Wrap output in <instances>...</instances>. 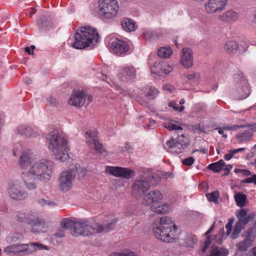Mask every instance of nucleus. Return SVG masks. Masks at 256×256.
Masks as SVG:
<instances>
[{
	"mask_svg": "<svg viewBox=\"0 0 256 256\" xmlns=\"http://www.w3.org/2000/svg\"><path fill=\"white\" fill-rule=\"evenodd\" d=\"M238 93L239 100L244 99L250 95V88L246 80H242V88L238 90Z\"/></svg>",
	"mask_w": 256,
	"mask_h": 256,
	"instance_id": "26",
	"label": "nucleus"
},
{
	"mask_svg": "<svg viewBox=\"0 0 256 256\" xmlns=\"http://www.w3.org/2000/svg\"><path fill=\"white\" fill-rule=\"evenodd\" d=\"M158 92H159L157 89L150 88L147 92L146 96L150 100H154L158 96Z\"/></svg>",
	"mask_w": 256,
	"mask_h": 256,
	"instance_id": "40",
	"label": "nucleus"
},
{
	"mask_svg": "<svg viewBox=\"0 0 256 256\" xmlns=\"http://www.w3.org/2000/svg\"><path fill=\"white\" fill-rule=\"evenodd\" d=\"M164 88L165 90L169 91L170 93H172L174 90V88L173 86L167 84L164 86Z\"/></svg>",
	"mask_w": 256,
	"mask_h": 256,
	"instance_id": "53",
	"label": "nucleus"
},
{
	"mask_svg": "<svg viewBox=\"0 0 256 256\" xmlns=\"http://www.w3.org/2000/svg\"><path fill=\"white\" fill-rule=\"evenodd\" d=\"M251 229H248L246 231V236H245L244 240L239 242L237 244L238 248L240 251H245L251 246L253 240L252 238Z\"/></svg>",
	"mask_w": 256,
	"mask_h": 256,
	"instance_id": "19",
	"label": "nucleus"
},
{
	"mask_svg": "<svg viewBox=\"0 0 256 256\" xmlns=\"http://www.w3.org/2000/svg\"><path fill=\"white\" fill-rule=\"evenodd\" d=\"M26 216L24 217V222L28 224V210H26L24 211Z\"/></svg>",
	"mask_w": 256,
	"mask_h": 256,
	"instance_id": "62",
	"label": "nucleus"
},
{
	"mask_svg": "<svg viewBox=\"0 0 256 256\" xmlns=\"http://www.w3.org/2000/svg\"><path fill=\"white\" fill-rule=\"evenodd\" d=\"M38 203L42 206H44L46 205L54 206L56 204V203L53 202H49L44 198L38 200Z\"/></svg>",
	"mask_w": 256,
	"mask_h": 256,
	"instance_id": "44",
	"label": "nucleus"
},
{
	"mask_svg": "<svg viewBox=\"0 0 256 256\" xmlns=\"http://www.w3.org/2000/svg\"><path fill=\"white\" fill-rule=\"evenodd\" d=\"M23 240V236L19 232H14L10 235L7 238V241L10 243L20 242Z\"/></svg>",
	"mask_w": 256,
	"mask_h": 256,
	"instance_id": "33",
	"label": "nucleus"
},
{
	"mask_svg": "<svg viewBox=\"0 0 256 256\" xmlns=\"http://www.w3.org/2000/svg\"><path fill=\"white\" fill-rule=\"evenodd\" d=\"M228 0H208L204 4V10L206 13L212 14L220 13L228 4Z\"/></svg>",
	"mask_w": 256,
	"mask_h": 256,
	"instance_id": "11",
	"label": "nucleus"
},
{
	"mask_svg": "<svg viewBox=\"0 0 256 256\" xmlns=\"http://www.w3.org/2000/svg\"><path fill=\"white\" fill-rule=\"evenodd\" d=\"M234 154V153L233 152L232 150H230L228 154H226L224 155V158L226 160H228L232 158Z\"/></svg>",
	"mask_w": 256,
	"mask_h": 256,
	"instance_id": "55",
	"label": "nucleus"
},
{
	"mask_svg": "<svg viewBox=\"0 0 256 256\" xmlns=\"http://www.w3.org/2000/svg\"><path fill=\"white\" fill-rule=\"evenodd\" d=\"M76 176L74 170H68L62 172L59 176L58 182L60 190L68 192L72 187L73 180Z\"/></svg>",
	"mask_w": 256,
	"mask_h": 256,
	"instance_id": "9",
	"label": "nucleus"
},
{
	"mask_svg": "<svg viewBox=\"0 0 256 256\" xmlns=\"http://www.w3.org/2000/svg\"><path fill=\"white\" fill-rule=\"evenodd\" d=\"M173 230L176 229V226L170 218L162 217L158 220H156L153 224V232L156 238L162 241L170 242L172 241L174 235Z\"/></svg>",
	"mask_w": 256,
	"mask_h": 256,
	"instance_id": "5",
	"label": "nucleus"
},
{
	"mask_svg": "<svg viewBox=\"0 0 256 256\" xmlns=\"http://www.w3.org/2000/svg\"><path fill=\"white\" fill-rule=\"evenodd\" d=\"M18 132L26 138H36L38 136L37 132L31 127L26 126H20L18 128Z\"/></svg>",
	"mask_w": 256,
	"mask_h": 256,
	"instance_id": "20",
	"label": "nucleus"
},
{
	"mask_svg": "<svg viewBox=\"0 0 256 256\" xmlns=\"http://www.w3.org/2000/svg\"><path fill=\"white\" fill-rule=\"evenodd\" d=\"M33 160L32 154L28 151L24 152L20 158L19 163L22 168L30 164Z\"/></svg>",
	"mask_w": 256,
	"mask_h": 256,
	"instance_id": "28",
	"label": "nucleus"
},
{
	"mask_svg": "<svg viewBox=\"0 0 256 256\" xmlns=\"http://www.w3.org/2000/svg\"><path fill=\"white\" fill-rule=\"evenodd\" d=\"M53 162L47 160H42L32 164L26 172L21 174V179L24 186L29 190L37 188L36 180L47 182L51 178Z\"/></svg>",
	"mask_w": 256,
	"mask_h": 256,
	"instance_id": "1",
	"label": "nucleus"
},
{
	"mask_svg": "<svg viewBox=\"0 0 256 256\" xmlns=\"http://www.w3.org/2000/svg\"><path fill=\"white\" fill-rule=\"evenodd\" d=\"M243 174L244 175V176H250L252 174H251V172L250 170H243Z\"/></svg>",
	"mask_w": 256,
	"mask_h": 256,
	"instance_id": "60",
	"label": "nucleus"
},
{
	"mask_svg": "<svg viewBox=\"0 0 256 256\" xmlns=\"http://www.w3.org/2000/svg\"><path fill=\"white\" fill-rule=\"evenodd\" d=\"M200 76V74L199 73H194L188 74L186 75V78L188 80H193L196 78H199Z\"/></svg>",
	"mask_w": 256,
	"mask_h": 256,
	"instance_id": "52",
	"label": "nucleus"
},
{
	"mask_svg": "<svg viewBox=\"0 0 256 256\" xmlns=\"http://www.w3.org/2000/svg\"><path fill=\"white\" fill-rule=\"evenodd\" d=\"M110 256H137L134 253L130 252L126 254H118V253H112Z\"/></svg>",
	"mask_w": 256,
	"mask_h": 256,
	"instance_id": "51",
	"label": "nucleus"
},
{
	"mask_svg": "<svg viewBox=\"0 0 256 256\" xmlns=\"http://www.w3.org/2000/svg\"><path fill=\"white\" fill-rule=\"evenodd\" d=\"M224 166V162L222 160H220L216 162L209 164L208 166V168L215 172H218L222 170Z\"/></svg>",
	"mask_w": 256,
	"mask_h": 256,
	"instance_id": "32",
	"label": "nucleus"
},
{
	"mask_svg": "<svg viewBox=\"0 0 256 256\" xmlns=\"http://www.w3.org/2000/svg\"><path fill=\"white\" fill-rule=\"evenodd\" d=\"M48 101L49 104L52 106H56L58 104V102L56 98L52 96L50 97L48 99Z\"/></svg>",
	"mask_w": 256,
	"mask_h": 256,
	"instance_id": "49",
	"label": "nucleus"
},
{
	"mask_svg": "<svg viewBox=\"0 0 256 256\" xmlns=\"http://www.w3.org/2000/svg\"><path fill=\"white\" fill-rule=\"evenodd\" d=\"M234 199L236 204L238 206L242 208L245 205L246 196L244 194L238 193L234 196Z\"/></svg>",
	"mask_w": 256,
	"mask_h": 256,
	"instance_id": "34",
	"label": "nucleus"
},
{
	"mask_svg": "<svg viewBox=\"0 0 256 256\" xmlns=\"http://www.w3.org/2000/svg\"><path fill=\"white\" fill-rule=\"evenodd\" d=\"M255 155H256V144L251 150V152L247 154L246 157L248 159H249L254 156Z\"/></svg>",
	"mask_w": 256,
	"mask_h": 256,
	"instance_id": "50",
	"label": "nucleus"
},
{
	"mask_svg": "<svg viewBox=\"0 0 256 256\" xmlns=\"http://www.w3.org/2000/svg\"><path fill=\"white\" fill-rule=\"evenodd\" d=\"M28 244H12L6 246L4 252L8 254H16L28 250Z\"/></svg>",
	"mask_w": 256,
	"mask_h": 256,
	"instance_id": "18",
	"label": "nucleus"
},
{
	"mask_svg": "<svg viewBox=\"0 0 256 256\" xmlns=\"http://www.w3.org/2000/svg\"><path fill=\"white\" fill-rule=\"evenodd\" d=\"M40 218L41 216L36 212L28 210V224H30L36 220H38Z\"/></svg>",
	"mask_w": 256,
	"mask_h": 256,
	"instance_id": "36",
	"label": "nucleus"
},
{
	"mask_svg": "<svg viewBox=\"0 0 256 256\" xmlns=\"http://www.w3.org/2000/svg\"><path fill=\"white\" fill-rule=\"evenodd\" d=\"M244 149H245L244 148H238V149L232 150L234 154L238 152H242V151L244 150Z\"/></svg>",
	"mask_w": 256,
	"mask_h": 256,
	"instance_id": "64",
	"label": "nucleus"
},
{
	"mask_svg": "<svg viewBox=\"0 0 256 256\" xmlns=\"http://www.w3.org/2000/svg\"><path fill=\"white\" fill-rule=\"evenodd\" d=\"M25 52L28 53L29 54H32L34 53V51L32 50H31V48L29 46H26L24 48Z\"/></svg>",
	"mask_w": 256,
	"mask_h": 256,
	"instance_id": "58",
	"label": "nucleus"
},
{
	"mask_svg": "<svg viewBox=\"0 0 256 256\" xmlns=\"http://www.w3.org/2000/svg\"><path fill=\"white\" fill-rule=\"evenodd\" d=\"M159 180L158 176L153 175L140 176L134 181L132 190L136 196H142L150 188L151 185L156 184Z\"/></svg>",
	"mask_w": 256,
	"mask_h": 256,
	"instance_id": "7",
	"label": "nucleus"
},
{
	"mask_svg": "<svg viewBox=\"0 0 256 256\" xmlns=\"http://www.w3.org/2000/svg\"><path fill=\"white\" fill-rule=\"evenodd\" d=\"M31 230L34 233H40L44 231V229L46 227L44 220L42 218L30 224Z\"/></svg>",
	"mask_w": 256,
	"mask_h": 256,
	"instance_id": "25",
	"label": "nucleus"
},
{
	"mask_svg": "<svg viewBox=\"0 0 256 256\" xmlns=\"http://www.w3.org/2000/svg\"><path fill=\"white\" fill-rule=\"evenodd\" d=\"M122 28L126 32H132L136 28V23L132 20L123 18L121 20Z\"/></svg>",
	"mask_w": 256,
	"mask_h": 256,
	"instance_id": "27",
	"label": "nucleus"
},
{
	"mask_svg": "<svg viewBox=\"0 0 256 256\" xmlns=\"http://www.w3.org/2000/svg\"><path fill=\"white\" fill-rule=\"evenodd\" d=\"M242 183H252L256 184V174L252 175L251 177L248 178L242 181Z\"/></svg>",
	"mask_w": 256,
	"mask_h": 256,
	"instance_id": "46",
	"label": "nucleus"
},
{
	"mask_svg": "<svg viewBox=\"0 0 256 256\" xmlns=\"http://www.w3.org/2000/svg\"><path fill=\"white\" fill-rule=\"evenodd\" d=\"M232 168V166L230 164L229 165H228V166H226L225 165V166L224 168V170L226 172H224L223 174V176H227L228 174V173H229V172L230 170Z\"/></svg>",
	"mask_w": 256,
	"mask_h": 256,
	"instance_id": "56",
	"label": "nucleus"
},
{
	"mask_svg": "<svg viewBox=\"0 0 256 256\" xmlns=\"http://www.w3.org/2000/svg\"><path fill=\"white\" fill-rule=\"evenodd\" d=\"M211 243L210 239L209 236H207L206 240L204 246L202 249V252H204L206 250H207L210 244Z\"/></svg>",
	"mask_w": 256,
	"mask_h": 256,
	"instance_id": "48",
	"label": "nucleus"
},
{
	"mask_svg": "<svg viewBox=\"0 0 256 256\" xmlns=\"http://www.w3.org/2000/svg\"><path fill=\"white\" fill-rule=\"evenodd\" d=\"M26 216L24 211L20 212L16 214V219L18 222H24V217Z\"/></svg>",
	"mask_w": 256,
	"mask_h": 256,
	"instance_id": "45",
	"label": "nucleus"
},
{
	"mask_svg": "<svg viewBox=\"0 0 256 256\" xmlns=\"http://www.w3.org/2000/svg\"><path fill=\"white\" fill-rule=\"evenodd\" d=\"M98 30L90 26L80 27L74 36V40H68V42L76 49H84L94 46L100 40Z\"/></svg>",
	"mask_w": 256,
	"mask_h": 256,
	"instance_id": "3",
	"label": "nucleus"
},
{
	"mask_svg": "<svg viewBox=\"0 0 256 256\" xmlns=\"http://www.w3.org/2000/svg\"><path fill=\"white\" fill-rule=\"evenodd\" d=\"M178 148H181L182 149L184 148L187 146L188 144L187 140L184 138L183 134H182L178 138V140H176Z\"/></svg>",
	"mask_w": 256,
	"mask_h": 256,
	"instance_id": "38",
	"label": "nucleus"
},
{
	"mask_svg": "<svg viewBox=\"0 0 256 256\" xmlns=\"http://www.w3.org/2000/svg\"><path fill=\"white\" fill-rule=\"evenodd\" d=\"M157 204V205H152L150 206V210L154 212L160 214L170 211V208L169 204L162 202H158Z\"/></svg>",
	"mask_w": 256,
	"mask_h": 256,
	"instance_id": "21",
	"label": "nucleus"
},
{
	"mask_svg": "<svg viewBox=\"0 0 256 256\" xmlns=\"http://www.w3.org/2000/svg\"><path fill=\"white\" fill-rule=\"evenodd\" d=\"M194 158L193 157L190 156L182 160V164L186 166H190L194 164Z\"/></svg>",
	"mask_w": 256,
	"mask_h": 256,
	"instance_id": "47",
	"label": "nucleus"
},
{
	"mask_svg": "<svg viewBox=\"0 0 256 256\" xmlns=\"http://www.w3.org/2000/svg\"><path fill=\"white\" fill-rule=\"evenodd\" d=\"M87 95L88 92L86 90H74L69 98L68 103L74 106H82L86 102Z\"/></svg>",
	"mask_w": 256,
	"mask_h": 256,
	"instance_id": "14",
	"label": "nucleus"
},
{
	"mask_svg": "<svg viewBox=\"0 0 256 256\" xmlns=\"http://www.w3.org/2000/svg\"><path fill=\"white\" fill-rule=\"evenodd\" d=\"M236 216L238 220L236 223L233 232L230 234L231 238L234 240L238 237V234L244 228L245 226L254 219V215L248 214L244 209L240 210Z\"/></svg>",
	"mask_w": 256,
	"mask_h": 256,
	"instance_id": "8",
	"label": "nucleus"
},
{
	"mask_svg": "<svg viewBox=\"0 0 256 256\" xmlns=\"http://www.w3.org/2000/svg\"><path fill=\"white\" fill-rule=\"evenodd\" d=\"M166 145L168 148H174L178 147L176 140L172 138L171 140H168Z\"/></svg>",
	"mask_w": 256,
	"mask_h": 256,
	"instance_id": "43",
	"label": "nucleus"
},
{
	"mask_svg": "<svg viewBox=\"0 0 256 256\" xmlns=\"http://www.w3.org/2000/svg\"><path fill=\"white\" fill-rule=\"evenodd\" d=\"M106 172L114 176L128 180L134 176V172L132 170L118 166H108L106 169Z\"/></svg>",
	"mask_w": 256,
	"mask_h": 256,
	"instance_id": "12",
	"label": "nucleus"
},
{
	"mask_svg": "<svg viewBox=\"0 0 256 256\" xmlns=\"http://www.w3.org/2000/svg\"><path fill=\"white\" fill-rule=\"evenodd\" d=\"M253 130H246L236 136V139L240 142H244L249 140L252 136V131ZM256 131V130H254Z\"/></svg>",
	"mask_w": 256,
	"mask_h": 256,
	"instance_id": "31",
	"label": "nucleus"
},
{
	"mask_svg": "<svg viewBox=\"0 0 256 256\" xmlns=\"http://www.w3.org/2000/svg\"><path fill=\"white\" fill-rule=\"evenodd\" d=\"M223 48L226 52L234 54L239 50V46L236 41L229 40L224 43Z\"/></svg>",
	"mask_w": 256,
	"mask_h": 256,
	"instance_id": "23",
	"label": "nucleus"
},
{
	"mask_svg": "<svg viewBox=\"0 0 256 256\" xmlns=\"http://www.w3.org/2000/svg\"><path fill=\"white\" fill-rule=\"evenodd\" d=\"M86 143L89 146L94 149L98 153L106 154V152L104 148L103 145L97 139L96 134L90 130L86 132Z\"/></svg>",
	"mask_w": 256,
	"mask_h": 256,
	"instance_id": "13",
	"label": "nucleus"
},
{
	"mask_svg": "<svg viewBox=\"0 0 256 256\" xmlns=\"http://www.w3.org/2000/svg\"><path fill=\"white\" fill-rule=\"evenodd\" d=\"M238 18V14L236 12L228 10L218 16V19L223 22H230L236 20Z\"/></svg>",
	"mask_w": 256,
	"mask_h": 256,
	"instance_id": "22",
	"label": "nucleus"
},
{
	"mask_svg": "<svg viewBox=\"0 0 256 256\" xmlns=\"http://www.w3.org/2000/svg\"><path fill=\"white\" fill-rule=\"evenodd\" d=\"M234 218H231L228 220V222L226 225V236H229L232 232V225L234 222Z\"/></svg>",
	"mask_w": 256,
	"mask_h": 256,
	"instance_id": "42",
	"label": "nucleus"
},
{
	"mask_svg": "<svg viewBox=\"0 0 256 256\" xmlns=\"http://www.w3.org/2000/svg\"><path fill=\"white\" fill-rule=\"evenodd\" d=\"M206 198L209 201L212 202L216 204L218 203V198L219 192L218 190L206 194Z\"/></svg>",
	"mask_w": 256,
	"mask_h": 256,
	"instance_id": "35",
	"label": "nucleus"
},
{
	"mask_svg": "<svg viewBox=\"0 0 256 256\" xmlns=\"http://www.w3.org/2000/svg\"><path fill=\"white\" fill-rule=\"evenodd\" d=\"M28 246H30L32 248L33 251L35 252L37 250H48L47 246L42 244L38 243V242H30Z\"/></svg>",
	"mask_w": 256,
	"mask_h": 256,
	"instance_id": "37",
	"label": "nucleus"
},
{
	"mask_svg": "<svg viewBox=\"0 0 256 256\" xmlns=\"http://www.w3.org/2000/svg\"><path fill=\"white\" fill-rule=\"evenodd\" d=\"M162 198V195L160 191L154 190L150 191L144 197L142 202L147 206L150 204L157 205V203L159 202Z\"/></svg>",
	"mask_w": 256,
	"mask_h": 256,
	"instance_id": "16",
	"label": "nucleus"
},
{
	"mask_svg": "<svg viewBox=\"0 0 256 256\" xmlns=\"http://www.w3.org/2000/svg\"><path fill=\"white\" fill-rule=\"evenodd\" d=\"M168 106H172V108L175 110H178V108L179 106H176V104L175 103H173L172 102H170L168 104Z\"/></svg>",
	"mask_w": 256,
	"mask_h": 256,
	"instance_id": "59",
	"label": "nucleus"
},
{
	"mask_svg": "<svg viewBox=\"0 0 256 256\" xmlns=\"http://www.w3.org/2000/svg\"><path fill=\"white\" fill-rule=\"evenodd\" d=\"M124 148L126 150H128L129 152H131L132 150V146L128 142L125 144V146H124Z\"/></svg>",
	"mask_w": 256,
	"mask_h": 256,
	"instance_id": "57",
	"label": "nucleus"
},
{
	"mask_svg": "<svg viewBox=\"0 0 256 256\" xmlns=\"http://www.w3.org/2000/svg\"><path fill=\"white\" fill-rule=\"evenodd\" d=\"M234 79L236 83L239 84L240 85H242V80H246L243 74L240 71H238L234 74Z\"/></svg>",
	"mask_w": 256,
	"mask_h": 256,
	"instance_id": "39",
	"label": "nucleus"
},
{
	"mask_svg": "<svg viewBox=\"0 0 256 256\" xmlns=\"http://www.w3.org/2000/svg\"><path fill=\"white\" fill-rule=\"evenodd\" d=\"M214 229V224H213L211 226V227L210 228V229L206 232V235L208 236L209 234H210V232H212Z\"/></svg>",
	"mask_w": 256,
	"mask_h": 256,
	"instance_id": "63",
	"label": "nucleus"
},
{
	"mask_svg": "<svg viewBox=\"0 0 256 256\" xmlns=\"http://www.w3.org/2000/svg\"><path fill=\"white\" fill-rule=\"evenodd\" d=\"M172 52L170 46L162 47L158 50V56L162 58H168L172 54Z\"/></svg>",
	"mask_w": 256,
	"mask_h": 256,
	"instance_id": "29",
	"label": "nucleus"
},
{
	"mask_svg": "<svg viewBox=\"0 0 256 256\" xmlns=\"http://www.w3.org/2000/svg\"><path fill=\"white\" fill-rule=\"evenodd\" d=\"M182 55L180 58L181 64H192L193 60L192 52L188 48H184Z\"/></svg>",
	"mask_w": 256,
	"mask_h": 256,
	"instance_id": "24",
	"label": "nucleus"
},
{
	"mask_svg": "<svg viewBox=\"0 0 256 256\" xmlns=\"http://www.w3.org/2000/svg\"><path fill=\"white\" fill-rule=\"evenodd\" d=\"M116 222V220H113L103 226L98 224H92L88 220L74 222L69 218H64L62 222L61 226L64 229L70 228L73 236H88L96 233L108 232L114 228Z\"/></svg>",
	"mask_w": 256,
	"mask_h": 256,
	"instance_id": "2",
	"label": "nucleus"
},
{
	"mask_svg": "<svg viewBox=\"0 0 256 256\" xmlns=\"http://www.w3.org/2000/svg\"><path fill=\"white\" fill-rule=\"evenodd\" d=\"M48 148L55 158L64 162L68 157L66 150L67 140L56 129H53L46 136Z\"/></svg>",
	"mask_w": 256,
	"mask_h": 256,
	"instance_id": "4",
	"label": "nucleus"
},
{
	"mask_svg": "<svg viewBox=\"0 0 256 256\" xmlns=\"http://www.w3.org/2000/svg\"><path fill=\"white\" fill-rule=\"evenodd\" d=\"M163 125L165 128L168 129L170 130H182V127L176 126V124L170 122H164Z\"/></svg>",
	"mask_w": 256,
	"mask_h": 256,
	"instance_id": "41",
	"label": "nucleus"
},
{
	"mask_svg": "<svg viewBox=\"0 0 256 256\" xmlns=\"http://www.w3.org/2000/svg\"><path fill=\"white\" fill-rule=\"evenodd\" d=\"M155 124V121L154 120L150 119L149 124L146 126L150 128Z\"/></svg>",
	"mask_w": 256,
	"mask_h": 256,
	"instance_id": "61",
	"label": "nucleus"
},
{
	"mask_svg": "<svg viewBox=\"0 0 256 256\" xmlns=\"http://www.w3.org/2000/svg\"><path fill=\"white\" fill-rule=\"evenodd\" d=\"M120 10L118 0H98V14L102 20H108L116 18Z\"/></svg>",
	"mask_w": 256,
	"mask_h": 256,
	"instance_id": "6",
	"label": "nucleus"
},
{
	"mask_svg": "<svg viewBox=\"0 0 256 256\" xmlns=\"http://www.w3.org/2000/svg\"><path fill=\"white\" fill-rule=\"evenodd\" d=\"M65 235L64 229H60L55 233V236L57 238H62Z\"/></svg>",
	"mask_w": 256,
	"mask_h": 256,
	"instance_id": "54",
	"label": "nucleus"
},
{
	"mask_svg": "<svg viewBox=\"0 0 256 256\" xmlns=\"http://www.w3.org/2000/svg\"><path fill=\"white\" fill-rule=\"evenodd\" d=\"M152 74L157 76H162L163 74H168L172 70L170 65H152L150 66Z\"/></svg>",
	"mask_w": 256,
	"mask_h": 256,
	"instance_id": "17",
	"label": "nucleus"
},
{
	"mask_svg": "<svg viewBox=\"0 0 256 256\" xmlns=\"http://www.w3.org/2000/svg\"><path fill=\"white\" fill-rule=\"evenodd\" d=\"M8 192L10 198L16 200H24L28 196V192L22 188L18 181L9 183Z\"/></svg>",
	"mask_w": 256,
	"mask_h": 256,
	"instance_id": "10",
	"label": "nucleus"
},
{
	"mask_svg": "<svg viewBox=\"0 0 256 256\" xmlns=\"http://www.w3.org/2000/svg\"><path fill=\"white\" fill-rule=\"evenodd\" d=\"M110 48L116 54H126L130 49L128 42L122 39L114 38L109 42Z\"/></svg>",
	"mask_w": 256,
	"mask_h": 256,
	"instance_id": "15",
	"label": "nucleus"
},
{
	"mask_svg": "<svg viewBox=\"0 0 256 256\" xmlns=\"http://www.w3.org/2000/svg\"><path fill=\"white\" fill-rule=\"evenodd\" d=\"M120 74L122 75L121 78L124 76L126 79L132 78L136 74L135 68L132 66H126L122 70Z\"/></svg>",
	"mask_w": 256,
	"mask_h": 256,
	"instance_id": "30",
	"label": "nucleus"
}]
</instances>
